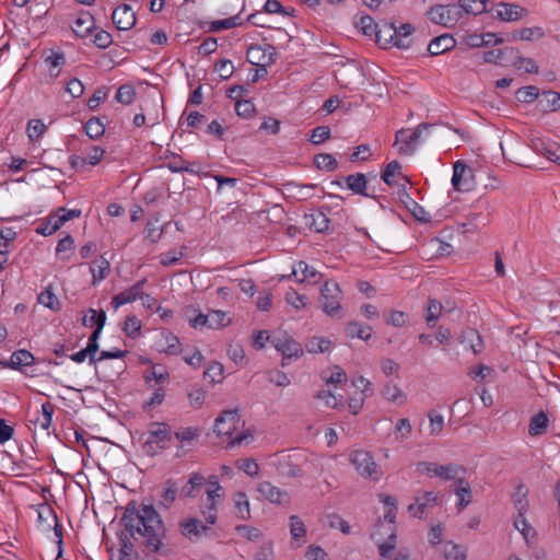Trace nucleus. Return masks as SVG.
<instances>
[{"label": "nucleus", "mask_w": 560, "mask_h": 560, "mask_svg": "<svg viewBox=\"0 0 560 560\" xmlns=\"http://www.w3.org/2000/svg\"><path fill=\"white\" fill-rule=\"evenodd\" d=\"M330 346V340L323 337H313L305 343V348L310 353H323L328 351Z\"/></svg>", "instance_id": "50"}, {"label": "nucleus", "mask_w": 560, "mask_h": 560, "mask_svg": "<svg viewBox=\"0 0 560 560\" xmlns=\"http://www.w3.org/2000/svg\"><path fill=\"white\" fill-rule=\"evenodd\" d=\"M347 188L355 195L370 197L371 195L366 191L368 182L363 173H355L345 177Z\"/></svg>", "instance_id": "28"}, {"label": "nucleus", "mask_w": 560, "mask_h": 560, "mask_svg": "<svg viewBox=\"0 0 560 560\" xmlns=\"http://www.w3.org/2000/svg\"><path fill=\"white\" fill-rule=\"evenodd\" d=\"M93 28L94 18L89 12H81L72 25L73 33L81 38L88 37L92 33Z\"/></svg>", "instance_id": "23"}, {"label": "nucleus", "mask_w": 560, "mask_h": 560, "mask_svg": "<svg viewBox=\"0 0 560 560\" xmlns=\"http://www.w3.org/2000/svg\"><path fill=\"white\" fill-rule=\"evenodd\" d=\"M172 440L171 427L165 422H153L150 425L145 447L149 454H156L165 450Z\"/></svg>", "instance_id": "5"}, {"label": "nucleus", "mask_w": 560, "mask_h": 560, "mask_svg": "<svg viewBox=\"0 0 560 560\" xmlns=\"http://www.w3.org/2000/svg\"><path fill=\"white\" fill-rule=\"evenodd\" d=\"M84 131L91 139H97L105 132L104 124L96 117L90 118L84 125Z\"/></svg>", "instance_id": "48"}, {"label": "nucleus", "mask_w": 560, "mask_h": 560, "mask_svg": "<svg viewBox=\"0 0 560 560\" xmlns=\"http://www.w3.org/2000/svg\"><path fill=\"white\" fill-rule=\"evenodd\" d=\"M436 501L438 495L433 491H427L422 495L416 498L415 503L408 506V511L412 516L421 518L425 509L428 506L435 505Z\"/></svg>", "instance_id": "19"}, {"label": "nucleus", "mask_w": 560, "mask_h": 560, "mask_svg": "<svg viewBox=\"0 0 560 560\" xmlns=\"http://www.w3.org/2000/svg\"><path fill=\"white\" fill-rule=\"evenodd\" d=\"M258 492L261 497L273 504H285L289 503L290 497L287 491L273 486L269 481H262L258 486Z\"/></svg>", "instance_id": "16"}, {"label": "nucleus", "mask_w": 560, "mask_h": 560, "mask_svg": "<svg viewBox=\"0 0 560 560\" xmlns=\"http://www.w3.org/2000/svg\"><path fill=\"white\" fill-rule=\"evenodd\" d=\"M330 138V128L328 126H318L312 130L310 141L313 144H322Z\"/></svg>", "instance_id": "64"}, {"label": "nucleus", "mask_w": 560, "mask_h": 560, "mask_svg": "<svg viewBox=\"0 0 560 560\" xmlns=\"http://www.w3.org/2000/svg\"><path fill=\"white\" fill-rule=\"evenodd\" d=\"M120 522L129 537L120 538L119 556L131 558L135 546L130 538L144 547L148 553H160L164 548L166 528L153 505L130 501L125 508Z\"/></svg>", "instance_id": "1"}, {"label": "nucleus", "mask_w": 560, "mask_h": 560, "mask_svg": "<svg viewBox=\"0 0 560 560\" xmlns=\"http://www.w3.org/2000/svg\"><path fill=\"white\" fill-rule=\"evenodd\" d=\"M378 23H375L370 15L355 16L354 25L362 31L364 35L372 36L377 27Z\"/></svg>", "instance_id": "56"}, {"label": "nucleus", "mask_w": 560, "mask_h": 560, "mask_svg": "<svg viewBox=\"0 0 560 560\" xmlns=\"http://www.w3.org/2000/svg\"><path fill=\"white\" fill-rule=\"evenodd\" d=\"M442 308V304L439 301L434 299L429 300L425 314V322L429 327L435 326L441 315Z\"/></svg>", "instance_id": "49"}, {"label": "nucleus", "mask_w": 560, "mask_h": 560, "mask_svg": "<svg viewBox=\"0 0 560 560\" xmlns=\"http://www.w3.org/2000/svg\"><path fill=\"white\" fill-rule=\"evenodd\" d=\"M136 97V91L131 85H121L117 93H116V100L117 102L129 105L135 101Z\"/></svg>", "instance_id": "62"}, {"label": "nucleus", "mask_w": 560, "mask_h": 560, "mask_svg": "<svg viewBox=\"0 0 560 560\" xmlns=\"http://www.w3.org/2000/svg\"><path fill=\"white\" fill-rule=\"evenodd\" d=\"M234 504L238 517H241L242 520L250 518L249 501L245 492L238 491L237 493H235Z\"/></svg>", "instance_id": "43"}, {"label": "nucleus", "mask_w": 560, "mask_h": 560, "mask_svg": "<svg viewBox=\"0 0 560 560\" xmlns=\"http://www.w3.org/2000/svg\"><path fill=\"white\" fill-rule=\"evenodd\" d=\"M241 419L236 410L223 411L215 420L213 431L218 436H226L230 439L228 445L236 446L241 445L242 442L247 439L244 433H238L233 436L234 432L238 428Z\"/></svg>", "instance_id": "3"}, {"label": "nucleus", "mask_w": 560, "mask_h": 560, "mask_svg": "<svg viewBox=\"0 0 560 560\" xmlns=\"http://www.w3.org/2000/svg\"><path fill=\"white\" fill-rule=\"evenodd\" d=\"M277 474L287 478H299L303 476V471L298 463L294 462L293 455L280 453L272 462Z\"/></svg>", "instance_id": "10"}, {"label": "nucleus", "mask_w": 560, "mask_h": 560, "mask_svg": "<svg viewBox=\"0 0 560 560\" xmlns=\"http://www.w3.org/2000/svg\"><path fill=\"white\" fill-rule=\"evenodd\" d=\"M443 556L447 560H466L467 550L458 544L448 541L444 545Z\"/></svg>", "instance_id": "41"}, {"label": "nucleus", "mask_w": 560, "mask_h": 560, "mask_svg": "<svg viewBox=\"0 0 560 560\" xmlns=\"http://www.w3.org/2000/svg\"><path fill=\"white\" fill-rule=\"evenodd\" d=\"M538 96L539 90L534 85L523 86L515 93V97L522 103H533Z\"/></svg>", "instance_id": "59"}, {"label": "nucleus", "mask_w": 560, "mask_h": 560, "mask_svg": "<svg viewBox=\"0 0 560 560\" xmlns=\"http://www.w3.org/2000/svg\"><path fill=\"white\" fill-rule=\"evenodd\" d=\"M240 25H242V20L241 16L236 14L228 19L206 22L203 27H207L208 32H220L223 30L234 28Z\"/></svg>", "instance_id": "32"}, {"label": "nucleus", "mask_w": 560, "mask_h": 560, "mask_svg": "<svg viewBox=\"0 0 560 560\" xmlns=\"http://www.w3.org/2000/svg\"><path fill=\"white\" fill-rule=\"evenodd\" d=\"M178 483L174 479H167L162 485L160 505L170 509L178 494Z\"/></svg>", "instance_id": "29"}, {"label": "nucleus", "mask_w": 560, "mask_h": 560, "mask_svg": "<svg viewBox=\"0 0 560 560\" xmlns=\"http://www.w3.org/2000/svg\"><path fill=\"white\" fill-rule=\"evenodd\" d=\"M39 304L51 311L60 310V302L55 295V293L50 290V288L45 289L37 298Z\"/></svg>", "instance_id": "51"}, {"label": "nucleus", "mask_w": 560, "mask_h": 560, "mask_svg": "<svg viewBox=\"0 0 560 560\" xmlns=\"http://www.w3.org/2000/svg\"><path fill=\"white\" fill-rule=\"evenodd\" d=\"M513 66L517 70H524L525 72L530 73V74H537L539 71V67L534 59L523 57L521 55H518L515 58V60L513 61Z\"/></svg>", "instance_id": "55"}, {"label": "nucleus", "mask_w": 560, "mask_h": 560, "mask_svg": "<svg viewBox=\"0 0 560 560\" xmlns=\"http://www.w3.org/2000/svg\"><path fill=\"white\" fill-rule=\"evenodd\" d=\"M106 323V313L103 310L96 311L94 308H89L84 317L82 318V324L85 327L92 328L93 326L100 327L102 325V329L104 328Z\"/></svg>", "instance_id": "40"}, {"label": "nucleus", "mask_w": 560, "mask_h": 560, "mask_svg": "<svg viewBox=\"0 0 560 560\" xmlns=\"http://www.w3.org/2000/svg\"><path fill=\"white\" fill-rule=\"evenodd\" d=\"M489 0H458V7L462 9V13L466 14H481L488 12Z\"/></svg>", "instance_id": "38"}, {"label": "nucleus", "mask_w": 560, "mask_h": 560, "mask_svg": "<svg viewBox=\"0 0 560 560\" xmlns=\"http://www.w3.org/2000/svg\"><path fill=\"white\" fill-rule=\"evenodd\" d=\"M214 71L219 73L221 79L228 80L234 72V66L229 59H220L214 65Z\"/></svg>", "instance_id": "63"}, {"label": "nucleus", "mask_w": 560, "mask_h": 560, "mask_svg": "<svg viewBox=\"0 0 560 560\" xmlns=\"http://www.w3.org/2000/svg\"><path fill=\"white\" fill-rule=\"evenodd\" d=\"M413 32V26L409 23L401 24L399 27H396L397 35L395 36L394 46L400 49H407L411 45V34Z\"/></svg>", "instance_id": "35"}, {"label": "nucleus", "mask_w": 560, "mask_h": 560, "mask_svg": "<svg viewBox=\"0 0 560 560\" xmlns=\"http://www.w3.org/2000/svg\"><path fill=\"white\" fill-rule=\"evenodd\" d=\"M140 329L141 322L137 316L131 315L126 317L122 330L128 337L132 339L137 338L140 334Z\"/></svg>", "instance_id": "58"}, {"label": "nucleus", "mask_w": 560, "mask_h": 560, "mask_svg": "<svg viewBox=\"0 0 560 560\" xmlns=\"http://www.w3.org/2000/svg\"><path fill=\"white\" fill-rule=\"evenodd\" d=\"M538 104L542 112H557L560 109V93L555 91L542 92Z\"/></svg>", "instance_id": "36"}, {"label": "nucleus", "mask_w": 560, "mask_h": 560, "mask_svg": "<svg viewBox=\"0 0 560 560\" xmlns=\"http://www.w3.org/2000/svg\"><path fill=\"white\" fill-rule=\"evenodd\" d=\"M349 459L357 472L363 478L380 480L383 476L380 465L374 460L370 452L363 450L353 451Z\"/></svg>", "instance_id": "4"}, {"label": "nucleus", "mask_w": 560, "mask_h": 560, "mask_svg": "<svg viewBox=\"0 0 560 560\" xmlns=\"http://www.w3.org/2000/svg\"><path fill=\"white\" fill-rule=\"evenodd\" d=\"M147 282V279L143 278L139 281H137L130 288L119 292L118 294H115L112 298V306L114 310H118L120 306L132 303L137 300H140V296H142V290Z\"/></svg>", "instance_id": "11"}, {"label": "nucleus", "mask_w": 560, "mask_h": 560, "mask_svg": "<svg viewBox=\"0 0 560 560\" xmlns=\"http://www.w3.org/2000/svg\"><path fill=\"white\" fill-rule=\"evenodd\" d=\"M382 395L388 401L404 404L405 395L396 384H386L382 390Z\"/></svg>", "instance_id": "52"}, {"label": "nucleus", "mask_w": 560, "mask_h": 560, "mask_svg": "<svg viewBox=\"0 0 560 560\" xmlns=\"http://www.w3.org/2000/svg\"><path fill=\"white\" fill-rule=\"evenodd\" d=\"M460 342L467 345L475 354L483 350L482 338L474 328H467L463 331Z\"/></svg>", "instance_id": "31"}, {"label": "nucleus", "mask_w": 560, "mask_h": 560, "mask_svg": "<svg viewBox=\"0 0 560 560\" xmlns=\"http://www.w3.org/2000/svg\"><path fill=\"white\" fill-rule=\"evenodd\" d=\"M179 530L190 541H197L209 530V527L203 525L199 518L189 517L179 523Z\"/></svg>", "instance_id": "15"}, {"label": "nucleus", "mask_w": 560, "mask_h": 560, "mask_svg": "<svg viewBox=\"0 0 560 560\" xmlns=\"http://www.w3.org/2000/svg\"><path fill=\"white\" fill-rule=\"evenodd\" d=\"M143 380L150 387L164 385L170 380V373L166 368L153 364L151 369L143 373Z\"/></svg>", "instance_id": "21"}, {"label": "nucleus", "mask_w": 560, "mask_h": 560, "mask_svg": "<svg viewBox=\"0 0 560 560\" xmlns=\"http://www.w3.org/2000/svg\"><path fill=\"white\" fill-rule=\"evenodd\" d=\"M292 276L296 281L302 283L304 281H312L316 283L322 275L313 267L308 266L305 261H299L293 268Z\"/></svg>", "instance_id": "24"}, {"label": "nucleus", "mask_w": 560, "mask_h": 560, "mask_svg": "<svg viewBox=\"0 0 560 560\" xmlns=\"http://www.w3.org/2000/svg\"><path fill=\"white\" fill-rule=\"evenodd\" d=\"M185 315L192 328L208 327V314H202L192 307H188L185 311Z\"/></svg>", "instance_id": "47"}, {"label": "nucleus", "mask_w": 560, "mask_h": 560, "mask_svg": "<svg viewBox=\"0 0 560 560\" xmlns=\"http://www.w3.org/2000/svg\"><path fill=\"white\" fill-rule=\"evenodd\" d=\"M419 470L425 472L429 477H436L443 481H454L455 485L458 480H463L467 469L456 463L438 464L432 462H421Z\"/></svg>", "instance_id": "2"}, {"label": "nucleus", "mask_w": 560, "mask_h": 560, "mask_svg": "<svg viewBox=\"0 0 560 560\" xmlns=\"http://www.w3.org/2000/svg\"><path fill=\"white\" fill-rule=\"evenodd\" d=\"M61 226L62 223L59 220L58 213H51L36 226L35 231L37 234L48 236L54 234Z\"/></svg>", "instance_id": "34"}, {"label": "nucleus", "mask_w": 560, "mask_h": 560, "mask_svg": "<svg viewBox=\"0 0 560 560\" xmlns=\"http://www.w3.org/2000/svg\"><path fill=\"white\" fill-rule=\"evenodd\" d=\"M472 177V171L464 162L456 161L453 165L452 185L456 190L468 191L472 185L468 182Z\"/></svg>", "instance_id": "14"}, {"label": "nucleus", "mask_w": 560, "mask_h": 560, "mask_svg": "<svg viewBox=\"0 0 560 560\" xmlns=\"http://www.w3.org/2000/svg\"><path fill=\"white\" fill-rule=\"evenodd\" d=\"M112 20L119 31H128L136 24V13L128 4L118 5L112 14Z\"/></svg>", "instance_id": "13"}, {"label": "nucleus", "mask_w": 560, "mask_h": 560, "mask_svg": "<svg viewBox=\"0 0 560 560\" xmlns=\"http://www.w3.org/2000/svg\"><path fill=\"white\" fill-rule=\"evenodd\" d=\"M342 292L339 284L326 281L320 289L319 302L322 310L330 317L339 316L341 311Z\"/></svg>", "instance_id": "6"}, {"label": "nucleus", "mask_w": 560, "mask_h": 560, "mask_svg": "<svg viewBox=\"0 0 560 560\" xmlns=\"http://www.w3.org/2000/svg\"><path fill=\"white\" fill-rule=\"evenodd\" d=\"M34 355L25 349L14 351L9 361L2 360V368H10L18 371H24L34 364Z\"/></svg>", "instance_id": "17"}, {"label": "nucleus", "mask_w": 560, "mask_h": 560, "mask_svg": "<svg viewBox=\"0 0 560 560\" xmlns=\"http://www.w3.org/2000/svg\"><path fill=\"white\" fill-rule=\"evenodd\" d=\"M316 399L324 400L325 405L329 408H338L342 405V395H335L330 390L322 389L319 390L316 396Z\"/></svg>", "instance_id": "57"}, {"label": "nucleus", "mask_w": 560, "mask_h": 560, "mask_svg": "<svg viewBox=\"0 0 560 560\" xmlns=\"http://www.w3.org/2000/svg\"><path fill=\"white\" fill-rule=\"evenodd\" d=\"M231 323L228 314L220 310H212L208 313V328L219 329Z\"/></svg>", "instance_id": "46"}, {"label": "nucleus", "mask_w": 560, "mask_h": 560, "mask_svg": "<svg viewBox=\"0 0 560 560\" xmlns=\"http://www.w3.org/2000/svg\"><path fill=\"white\" fill-rule=\"evenodd\" d=\"M289 527L291 534V546L299 548L305 544L306 527L301 517L298 515H291L289 518Z\"/></svg>", "instance_id": "20"}, {"label": "nucleus", "mask_w": 560, "mask_h": 560, "mask_svg": "<svg viewBox=\"0 0 560 560\" xmlns=\"http://www.w3.org/2000/svg\"><path fill=\"white\" fill-rule=\"evenodd\" d=\"M346 335L351 339L359 338L362 340H368L372 336V328L368 325L351 322L346 327Z\"/></svg>", "instance_id": "39"}, {"label": "nucleus", "mask_w": 560, "mask_h": 560, "mask_svg": "<svg viewBox=\"0 0 560 560\" xmlns=\"http://www.w3.org/2000/svg\"><path fill=\"white\" fill-rule=\"evenodd\" d=\"M548 423V417L544 411L534 415L529 420L528 434L530 436L542 435L547 431Z\"/></svg>", "instance_id": "33"}, {"label": "nucleus", "mask_w": 560, "mask_h": 560, "mask_svg": "<svg viewBox=\"0 0 560 560\" xmlns=\"http://www.w3.org/2000/svg\"><path fill=\"white\" fill-rule=\"evenodd\" d=\"M376 43L386 48L388 45L394 46L396 33V26L393 23H382L377 24V27L374 32Z\"/></svg>", "instance_id": "22"}, {"label": "nucleus", "mask_w": 560, "mask_h": 560, "mask_svg": "<svg viewBox=\"0 0 560 560\" xmlns=\"http://www.w3.org/2000/svg\"><path fill=\"white\" fill-rule=\"evenodd\" d=\"M527 13V9L518 4L500 2L494 8L493 18L504 22H514L523 19Z\"/></svg>", "instance_id": "12"}, {"label": "nucleus", "mask_w": 560, "mask_h": 560, "mask_svg": "<svg viewBox=\"0 0 560 560\" xmlns=\"http://www.w3.org/2000/svg\"><path fill=\"white\" fill-rule=\"evenodd\" d=\"M248 55L260 54L258 58V62L249 60L252 63L260 66V70L265 73L267 72L266 67L275 63L277 51L272 45H266L264 48L261 46H253L248 49Z\"/></svg>", "instance_id": "18"}, {"label": "nucleus", "mask_w": 560, "mask_h": 560, "mask_svg": "<svg viewBox=\"0 0 560 560\" xmlns=\"http://www.w3.org/2000/svg\"><path fill=\"white\" fill-rule=\"evenodd\" d=\"M205 478L202 475L195 472L189 477V480L182 487L180 495L183 498H195L197 492L203 485Z\"/></svg>", "instance_id": "37"}, {"label": "nucleus", "mask_w": 560, "mask_h": 560, "mask_svg": "<svg viewBox=\"0 0 560 560\" xmlns=\"http://www.w3.org/2000/svg\"><path fill=\"white\" fill-rule=\"evenodd\" d=\"M491 214L492 207L489 200L480 198L471 206L464 226H470L475 230L485 228L490 222Z\"/></svg>", "instance_id": "8"}, {"label": "nucleus", "mask_w": 560, "mask_h": 560, "mask_svg": "<svg viewBox=\"0 0 560 560\" xmlns=\"http://www.w3.org/2000/svg\"><path fill=\"white\" fill-rule=\"evenodd\" d=\"M92 284L96 285L104 280L110 271V262L103 256L97 257L91 264Z\"/></svg>", "instance_id": "27"}, {"label": "nucleus", "mask_w": 560, "mask_h": 560, "mask_svg": "<svg viewBox=\"0 0 560 560\" xmlns=\"http://www.w3.org/2000/svg\"><path fill=\"white\" fill-rule=\"evenodd\" d=\"M46 130L47 126L40 119H31L27 122L26 132L31 142H37Z\"/></svg>", "instance_id": "44"}, {"label": "nucleus", "mask_w": 560, "mask_h": 560, "mask_svg": "<svg viewBox=\"0 0 560 560\" xmlns=\"http://www.w3.org/2000/svg\"><path fill=\"white\" fill-rule=\"evenodd\" d=\"M45 62L49 68L50 75L58 77L60 72L59 68L65 63V54L52 52L51 55L45 58Z\"/></svg>", "instance_id": "60"}, {"label": "nucleus", "mask_w": 560, "mask_h": 560, "mask_svg": "<svg viewBox=\"0 0 560 560\" xmlns=\"http://www.w3.org/2000/svg\"><path fill=\"white\" fill-rule=\"evenodd\" d=\"M542 36L544 31L539 26L524 27L513 33V38L521 40H532L533 38H541Z\"/></svg>", "instance_id": "61"}, {"label": "nucleus", "mask_w": 560, "mask_h": 560, "mask_svg": "<svg viewBox=\"0 0 560 560\" xmlns=\"http://www.w3.org/2000/svg\"><path fill=\"white\" fill-rule=\"evenodd\" d=\"M305 224L317 233H324L328 231L330 220L323 211H314L310 214H305Z\"/></svg>", "instance_id": "26"}, {"label": "nucleus", "mask_w": 560, "mask_h": 560, "mask_svg": "<svg viewBox=\"0 0 560 560\" xmlns=\"http://www.w3.org/2000/svg\"><path fill=\"white\" fill-rule=\"evenodd\" d=\"M389 532L387 539L377 544L378 553L382 560H389V553L396 548L397 536L395 527H389Z\"/></svg>", "instance_id": "42"}, {"label": "nucleus", "mask_w": 560, "mask_h": 560, "mask_svg": "<svg viewBox=\"0 0 560 560\" xmlns=\"http://www.w3.org/2000/svg\"><path fill=\"white\" fill-rule=\"evenodd\" d=\"M270 341L282 354V361L296 359L303 354L301 345L287 334L273 336ZM282 365H285V362H282Z\"/></svg>", "instance_id": "9"}, {"label": "nucleus", "mask_w": 560, "mask_h": 560, "mask_svg": "<svg viewBox=\"0 0 560 560\" xmlns=\"http://www.w3.org/2000/svg\"><path fill=\"white\" fill-rule=\"evenodd\" d=\"M158 387L154 388V392L152 393L151 397L143 404L142 409L144 411H151L156 406H160L164 399H165V389L163 385H156Z\"/></svg>", "instance_id": "53"}, {"label": "nucleus", "mask_w": 560, "mask_h": 560, "mask_svg": "<svg viewBox=\"0 0 560 560\" xmlns=\"http://www.w3.org/2000/svg\"><path fill=\"white\" fill-rule=\"evenodd\" d=\"M314 165L320 171L332 172L338 167V162L329 153H319L314 156Z\"/></svg>", "instance_id": "45"}, {"label": "nucleus", "mask_w": 560, "mask_h": 560, "mask_svg": "<svg viewBox=\"0 0 560 560\" xmlns=\"http://www.w3.org/2000/svg\"><path fill=\"white\" fill-rule=\"evenodd\" d=\"M454 492L458 500L456 506L462 511L471 502L472 499L470 483L465 478L463 480H458V483L455 485Z\"/></svg>", "instance_id": "30"}, {"label": "nucleus", "mask_w": 560, "mask_h": 560, "mask_svg": "<svg viewBox=\"0 0 560 560\" xmlns=\"http://www.w3.org/2000/svg\"><path fill=\"white\" fill-rule=\"evenodd\" d=\"M456 45V40L448 34L440 35L433 38L428 45V51L432 56L441 55L451 50Z\"/></svg>", "instance_id": "25"}, {"label": "nucleus", "mask_w": 560, "mask_h": 560, "mask_svg": "<svg viewBox=\"0 0 560 560\" xmlns=\"http://www.w3.org/2000/svg\"><path fill=\"white\" fill-rule=\"evenodd\" d=\"M535 149L550 161L560 165V147L556 144L546 145L544 142L535 143Z\"/></svg>", "instance_id": "54"}, {"label": "nucleus", "mask_w": 560, "mask_h": 560, "mask_svg": "<svg viewBox=\"0 0 560 560\" xmlns=\"http://www.w3.org/2000/svg\"><path fill=\"white\" fill-rule=\"evenodd\" d=\"M427 14L431 22L445 27L454 26L463 18L458 4H435L429 9Z\"/></svg>", "instance_id": "7"}]
</instances>
